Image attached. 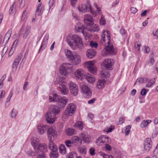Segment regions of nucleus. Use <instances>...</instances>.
Masks as SVG:
<instances>
[{
	"mask_svg": "<svg viewBox=\"0 0 158 158\" xmlns=\"http://www.w3.org/2000/svg\"><path fill=\"white\" fill-rule=\"evenodd\" d=\"M84 78H85L88 82L92 83L95 81V78L94 75H91L90 74H86L85 75Z\"/></svg>",
	"mask_w": 158,
	"mask_h": 158,
	"instance_id": "5701e85b",
	"label": "nucleus"
},
{
	"mask_svg": "<svg viewBox=\"0 0 158 158\" xmlns=\"http://www.w3.org/2000/svg\"><path fill=\"white\" fill-rule=\"evenodd\" d=\"M110 40V33L109 31L104 30L103 31L101 42L102 45L106 46V44H108V46H106L105 49L106 54L108 55H112L115 54V52L114 51V48L113 45H110L109 44Z\"/></svg>",
	"mask_w": 158,
	"mask_h": 158,
	"instance_id": "f257e3e1",
	"label": "nucleus"
},
{
	"mask_svg": "<svg viewBox=\"0 0 158 158\" xmlns=\"http://www.w3.org/2000/svg\"><path fill=\"white\" fill-rule=\"evenodd\" d=\"M47 148L45 150H43V151H40V149L39 150L38 153H35L36 154H38V156L37 158H45L46 156H45V154L44 152L46 151Z\"/></svg>",
	"mask_w": 158,
	"mask_h": 158,
	"instance_id": "c85d7f7f",
	"label": "nucleus"
},
{
	"mask_svg": "<svg viewBox=\"0 0 158 158\" xmlns=\"http://www.w3.org/2000/svg\"><path fill=\"white\" fill-rule=\"evenodd\" d=\"M88 118L89 120L91 121L94 118V115L91 113H89L88 115Z\"/></svg>",
	"mask_w": 158,
	"mask_h": 158,
	"instance_id": "bf43d9fd",
	"label": "nucleus"
},
{
	"mask_svg": "<svg viewBox=\"0 0 158 158\" xmlns=\"http://www.w3.org/2000/svg\"><path fill=\"white\" fill-rule=\"evenodd\" d=\"M75 28L77 32H81L84 36H86V35L85 34V33L84 32L85 28V26L83 25L80 22H78L77 23Z\"/></svg>",
	"mask_w": 158,
	"mask_h": 158,
	"instance_id": "f3484780",
	"label": "nucleus"
},
{
	"mask_svg": "<svg viewBox=\"0 0 158 158\" xmlns=\"http://www.w3.org/2000/svg\"><path fill=\"white\" fill-rule=\"evenodd\" d=\"M13 93L10 92L7 98L6 102H8L10 100V98L12 97V96L13 95Z\"/></svg>",
	"mask_w": 158,
	"mask_h": 158,
	"instance_id": "e2e57ef3",
	"label": "nucleus"
},
{
	"mask_svg": "<svg viewBox=\"0 0 158 158\" xmlns=\"http://www.w3.org/2000/svg\"><path fill=\"white\" fill-rule=\"evenodd\" d=\"M78 150L79 152L82 154H85L86 152V149L85 147L80 148Z\"/></svg>",
	"mask_w": 158,
	"mask_h": 158,
	"instance_id": "37998d69",
	"label": "nucleus"
},
{
	"mask_svg": "<svg viewBox=\"0 0 158 158\" xmlns=\"http://www.w3.org/2000/svg\"><path fill=\"white\" fill-rule=\"evenodd\" d=\"M69 84L71 94L74 96H77L78 94L77 86L73 82H70Z\"/></svg>",
	"mask_w": 158,
	"mask_h": 158,
	"instance_id": "4468645a",
	"label": "nucleus"
},
{
	"mask_svg": "<svg viewBox=\"0 0 158 158\" xmlns=\"http://www.w3.org/2000/svg\"><path fill=\"white\" fill-rule=\"evenodd\" d=\"M67 41L69 45L73 49H76L77 48L81 49L83 47L82 40L77 35H74L71 37L68 36Z\"/></svg>",
	"mask_w": 158,
	"mask_h": 158,
	"instance_id": "f03ea898",
	"label": "nucleus"
},
{
	"mask_svg": "<svg viewBox=\"0 0 158 158\" xmlns=\"http://www.w3.org/2000/svg\"><path fill=\"white\" fill-rule=\"evenodd\" d=\"M84 20L85 23L88 21L89 23H91L93 22V18L90 15H85L84 18Z\"/></svg>",
	"mask_w": 158,
	"mask_h": 158,
	"instance_id": "cd10ccee",
	"label": "nucleus"
},
{
	"mask_svg": "<svg viewBox=\"0 0 158 158\" xmlns=\"http://www.w3.org/2000/svg\"><path fill=\"white\" fill-rule=\"evenodd\" d=\"M86 73L81 69H78L75 73V75L78 79L82 80L84 78Z\"/></svg>",
	"mask_w": 158,
	"mask_h": 158,
	"instance_id": "6ab92c4d",
	"label": "nucleus"
},
{
	"mask_svg": "<svg viewBox=\"0 0 158 158\" xmlns=\"http://www.w3.org/2000/svg\"><path fill=\"white\" fill-rule=\"evenodd\" d=\"M76 109V106L73 103L69 104L67 106L64 113L63 114V117L66 119L69 116H72L74 114Z\"/></svg>",
	"mask_w": 158,
	"mask_h": 158,
	"instance_id": "0eeeda50",
	"label": "nucleus"
},
{
	"mask_svg": "<svg viewBox=\"0 0 158 158\" xmlns=\"http://www.w3.org/2000/svg\"><path fill=\"white\" fill-rule=\"evenodd\" d=\"M138 82L140 83H144V79L143 77H140L137 79Z\"/></svg>",
	"mask_w": 158,
	"mask_h": 158,
	"instance_id": "864d4df0",
	"label": "nucleus"
},
{
	"mask_svg": "<svg viewBox=\"0 0 158 158\" xmlns=\"http://www.w3.org/2000/svg\"><path fill=\"white\" fill-rule=\"evenodd\" d=\"M105 148L107 150L110 151L111 150V147L109 144H106Z\"/></svg>",
	"mask_w": 158,
	"mask_h": 158,
	"instance_id": "0e129e2a",
	"label": "nucleus"
},
{
	"mask_svg": "<svg viewBox=\"0 0 158 158\" xmlns=\"http://www.w3.org/2000/svg\"><path fill=\"white\" fill-rule=\"evenodd\" d=\"M65 143L67 147L70 148L72 146L73 142H71L70 140H66L65 141Z\"/></svg>",
	"mask_w": 158,
	"mask_h": 158,
	"instance_id": "49530a36",
	"label": "nucleus"
},
{
	"mask_svg": "<svg viewBox=\"0 0 158 158\" xmlns=\"http://www.w3.org/2000/svg\"><path fill=\"white\" fill-rule=\"evenodd\" d=\"M141 94L142 95H144L147 94V91L145 89H142L140 92Z\"/></svg>",
	"mask_w": 158,
	"mask_h": 158,
	"instance_id": "13d9d810",
	"label": "nucleus"
},
{
	"mask_svg": "<svg viewBox=\"0 0 158 158\" xmlns=\"http://www.w3.org/2000/svg\"><path fill=\"white\" fill-rule=\"evenodd\" d=\"M65 53L66 56L72 60L73 64H77L81 60L80 56L78 54L74 53L68 49L65 50Z\"/></svg>",
	"mask_w": 158,
	"mask_h": 158,
	"instance_id": "423d86ee",
	"label": "nucleus"
},
{
	"mask_svg": "<svg viewBox=\"0 0 158 158\" xmlns=\"http://www.w3.org/2000/svg\"><path fill=\"white\" fill-rule=\"evenodd\" d=\"M11 33V30H9L6 34L4 37V39L9 40Z\"/></svg>",
	"mask_w": 158,
	"mask_h": 158,
	"instance_id": "e433bc0d",
	"label": "nucleus"
},
{
	"mask_svg": "<svg viewBox=\"0 0 158 158\" xmlns=\"http://www.w3.org/2000/svg\"><path fill=\"white\" fill-rule=\"evenodd\" d=\"M14 3L10 7L9 10V13L10 14H15L16 12V7L14 6Z\"/></svg>",
	"mask_w": 158,
	"mask_h": 158,
	"instance_id": "c9c22d12",
	"label": "nucleus"
},
{
	"mask_svg": "<svg viewBox=\"0 0 158 158\" xmlns=\"http://www.w3.org/2000/svg\"><path fill=\"white\" fill-rule=\"evenodd\" d=\"M49 148L51 152L50 154L51 158H56L58 157V154L57 152V147L53 142L50 141L48 143Z\"/></svg>",
	"mask_w": 158,
	"mask_h": 158,
	"instance_id": "1a4fd4ad",
	"label": "nucleus"
},
{
	"mask_svg": "<svg viewBox=\"0 0 158 158\" xmlns=\"http://www.w3.org/2000/svg\"><path fill=\"white\" fill-rule=\"evenodd\" d=\"M21 59V57L20 56H18L15 59L13 64L12 65V67L13 69H16L17 67V65L19 64Z\"/></svg>",
	"mask_w": 158,
	"mask_h": 158,
	"instance_id": "bb28decb",
	"label": "nucleus"
},
{
	"mask_svg": "<svg viewBox=\"0 0 158 158\" xmlns=\"http://www.w3.org/2000/svg\"><path fill=\"white\" fill-rule=\"evenodd\" d=\"M131 128V125H128L125 130V135H128L129 134L130 132V129Z\"/></svg>",
	"mask_w": 158,
	"mask_h": 158,
	"instance_id": "58836bf2",
	"label": "nucleus"
},
{
	"mask_svg": "<svg viewBox=\"0 0 158 158\" xmlns=\"http://www.w3.org/2000/svg\"><path fill=\"white\" fill-rule=\"evenodd\" d=\"M55 3V0H50L48 2L49 9H50L51 7Z\"/></svg>",
	"mask_w": 158,
	"mask_h": 158,
	"instance_id": "a18cd8bd",
	"label": "nucleus"
},
{
	"mask_svg": "<svg viewBox=\"0 0 158 158\" xmlns=\"http://www.w3.org/2000/svg\"><path fill=\"white\" fill-rule=\"evenodd\" d=\"M39 140L36 137H33L31 139V144L36 153H38L39 150L40 151L45 150L47 145L45 144H39Z\"/></svg>",
	"mask_w": 158,
	"mask_h": 158,
	"instance_id": "39448f33",
	"label": "nucleus"
},
{
	"mask_svg": "<svg viewBox=\"0 0 158 158\" xmlns=\"http://www.w3.org/2000/svg\"><path fill=\"white\" fill-rule=\"evenodd\" d=\"M26 10H24L23 11V14L22 15V18H21L22 20H24L25 19V17H26Z\"/></svg>",
	"mask_w": 158,
	"mask_h": 158,
	"instance_id": "6e6d98bb",
	"label": "nucleus"
},
{
	"mask_svg": "<svg viewBox=\"0 0 158 158\" xmlns=\"http://www.w3.org/2000/svg\"><path fill=\"white\" fill-rule=\"evenodd\" d=\"M19 40H15L12 46L11 47V49H13L14 47H15L16 45L17 44Z\"/></svg>",
	"mask_w": 158,
	"mask_h": 158,
	"instance_id": "4d7b16f0",
	"label": "nucleus"
},
{
	"mask_svg": "<svg viewBox=\"0 0 158 158\" xmlns=\"http://www.w3.org/2000/svg\"><path fill=\"white\" fill-rule=\"evenodd\" d=\"M95 26V27H94V29H92V28L90 29V30H93L94 32L98 31H99V28L98 26V25H97L96 24L94 25Z\"/></svg>",
	"mask_w": 158,
	"mask_h": 158,
	"instance_id": "8fccbe9b",
	"label": "nucleus"
},
{
	"mask_svg": "<svg viewBox=\"0 0 158 158\" xmlns=\"http://www.w3.org/2000/svg\"><path fill=\"white\" fill-rule=\"evenodd\" d=\"M47 129V127L46 125L40 124L38 126V132L41 134H44Z\"/></svg>",
	"mask_w": 158,
	"mask_h": 158,
	"instance_id": "b1692460",
	"label": "nucleus"
},
{
	"mask_svg": "<svg viewBox=\"0 0 158 158\" xmlns=\"http://www.w3.org/2000/svg\"><path fill=\"white\" fill-rule=\"evenodd\" d=\"M90 45L92 47L96 48H97L98 44L96 42L91 41L90 42Z\"/></svg>",
	"mask_w": 158,
	"mask_h": 158,
	"instance_id": "de8ad7c7",
	"label": "nucleus"
},
{
	"mask_svg": "<svg viewBox=\"0 0 158 158\" xmlns=\"http://www.w3.org/2000/svg\"><path fill=\"white\" fill-rule=\"evenodd\" d=\"M158 153V148L157 147H156L155 149L153 152V153L152 154V158H157V156L156 154Z\"/></svg>",
	"mask_w": 158,
	"mask_h": 158,
	"instance_id": "4c0bfd02",
	"label": "nucleus"
},
{
	"mask_svg": "<svg viewBox=\"0 0 158 158\" xmlns=\"http://www.w3.org/2000/svg\"><path fill=\"white\" fill-rule=\"evenodd\" d=\"M151 122V120H144L141 122L140 127L142 128L145 127Z\"/></svg>",
	"mask_w": 158,
	"mask_h": 158,
	"instance_id": "7c9ffc66",
	"label": "nucleus"
},
{
	"mask_svg": "<svg viewBox=\"0 0 158 158\" xmlns=\"http://www.w3.org/2000/svg\"><path fill=\"white\" fill-rule=\"evenodd\" d=\"M48 138L49 140V143L50 141L53 142L52 138H56L57 137V133L55 129L53 127H50L48 130Z\"/></svg>",
	"mask_w": 158,
	"mask_h": 158,
	"instance_id": "ddd939ff",
	"label": "nucleus"
},
{
	"mask_svg": "<svg viewBox=\"0 0 158 158\" xmlns=\"http://www.w3.org/2000/svg\"><path fill=\"white\" fill-rule=\"evenodd\" d=\"M95 149L93 148H92L89 149V152L91 156L94 155L95 154Z\"/></svg>",
	"mask_w": 158,
	"mask_h": 158,
	"instance_id": "3c124183",
	"label": "nucleus"
},
{
	"mask_svg": "<svg viewBox=\"0 0 158 158\" xmlns=\"http://www.w3.org/2000/svg\"><path fill=\"white\" fill-rule=\"evenodd\" d=\"M17 111L13 109L11 112L10 115L12 118H15L17 115Z\"/></svg>",
	"mask_w": 158,
	"mask_h": 158,
	"instance_id": "79ce46f5",
	"label": "nucleus"
},
{
	"mask_svg": "<svg viewBox=\"0 0 158 158\" xmlns=\"http://www.w3.org/2000/svg\"><path fill=\"white\" fill-rule=\"evenodd\" d=\"M43 6L42 5V3H40L37 7V9L35 14V15L39 16L41 15L43 13Z\"/></svg>",
	"mask_w": 158,
	"mask_h": 158,
	"instance_id": "4be33fe9",
	"label": "nucleus"
},
{
	"mask_svg": "<svg viewBox=\"0 0 158 158\" xmlns=\"http://www.w3.org/2000/svg\"><path fill=\"white\" fill-rule=\"evenodd\" d=\"M78 10L82 13H84L86 11H90L91 14L95 16H96V12L93 11L91 8V6L89 3H87L86 5H81L79 6Z\"/></svg>",
	"mask_w": 158,
	"mask_h": 158,
	"instance_id": "9d476101",
	"label": "nucleus"
},
{
	"mask_svg": "<svg viewBox=\"0 0 158 158\" xmlns=\"http://www.w3.org/2000/svg\"><path fill=\"white\" fill-rule=\"evenodd\" d=\"M74 127L82 130L83 127L82 122L81 121H78L74 125Z\"/></svg>",
	"mask_w": 158,
	"mask_h": 158,
	"instance_id": "72a5a7b5",
	"label": "nucleus"
},
{
	"mask_svg": "<svg viewBox=\"0 0 158 158\" xmlns=\"http://www.w3.org/2000/svg\"><path fill=\"white\" fill-rule=\"evenodd\" d=\"M114 63L113 60L110 59H106L103 62L102 66L107 69L111 70L112 69V66Z\"/></svg>",
	"mask_w": 158,
	"mask_h": 158,
	"instance_id": "dca6fc26",
	"label": "nucleus"
},
{
	"mask_svg": "<svg viewBox=\"0 0 158 158\" xmlns=\"http://www.w3.org/2000/svg\"><path fill=\"white\" fill-rule=\"evenodd\" d=\"M87 68L88 70L91 73L94 74L96 72V68L94 67L93 63L92 61H88L86 62Z\"/></svg>",
	"mask_w": 158,
	"mask_h": 158,
	"instance_id": "a211bd4d",
	"label": "nucleus"
},
{
	"mask_svg": "<svg viewBox=\"0 0 158 158\" xmlns=\"http://www.w3.org/2000/svg\"><path fill=\"white\" fill-rule=\"evenodd\" d=\"M80 136L85 142L89 143L91 139L90 136L87 133H81Z\"/></svg>",
	"mask_w": 158,
	"mask_h": 158,
	"instance_id": "412c9836",
	"label": "nucleus"
},
{
	"mask_svg": "<svg viewBox=\"0 0 158 158\" xmlns=\"http://www.w3.org/2000/svg\"><path fill=\"white\" fill-rule=\"evenodd\" d=\"M150 51V48L148 46H146L145 49V53H149Z\"/></svg>",
	"mask_w": 158,
	"mask_h": 158,
	"instance_id": "774afa93",
	"label": "nucleus"
},
{
	"mask_svg": "<svg viewBox=\"0 0 158 158\" xmlns=\"http://www.w3.org/2000/svg\"><path fill=\"white\" fill-rule=\"evenodd\" d=\"M106 84V82L104 80H99L98 81L96 86L98 89H100L103 88Z\"/></svg>",
	"mask_w": 158,
	"mask_h": 158,
	"instance_id": "393cba45",
	"label": "nucleus"
},
{
	"mask_svg": "<svg viewBox=\"0 0 158 158\" xmlns=\"http://www.w3.org/2000/svg\"><path fill=\"white\" fill-rule=\"evenodd\" d=\"M87 26L86 27V29L90 31L94 32L93 30H90V29L92 28V29H94V27H95L94 25L95 24L93 23V22L91 23H87Z\"/></svg>",
	"mask_w": 158,
	"mask_h": 158,
	"instance_id": "2f4dec72",
	"label": "nucleus"
},
{
	"mask_svg": "<svg viewBox=\"0 0 158 158\" xmlns=\"http://www.w3.org/2000/svg\"><path fill=\"white\" fill-rule=\"evenodd\" d=\"M99 22L100 24L102 25H104L106 24V20L102 17L100 19Z\"/></svg>",
	"mask_w": 158,
	"mask_h": 158,
	"instance_id": "603ef678",
	"label": "nucleus"
},
{
	"mask_svg": "<svg viewBox=\"0 0 158 158\" xmlns=\"http://www.w3.org/2000/svg\"><path fill=\"white\" fill-rule=\"evenodd\" d=\"M29 83L28 81H26L24 84L23 86V89L24 90H26L27 88V86L28 85Z\"/></svg>",
	"mask_w": 158,
	"mask_h": 158,
	"instance_id": "338daca9",
	"label": "nucleus"
},
{
	"mask_svg": "<svg viewBox=\"0 0 158 158\" xmlns=\"http://www.w3.org/2000/svg\"><path fill=\"white\" fill-rule=\"evenodd\" d=\"M131 13L135 14L137 11V10L136 8L134 7H131Z\"/></svg>",
	"mask_w": 158,
	"mask_h": 158,
	"instance_id": "5fc2aeb1",
	"label": "nucleus"
},
{
	"mask_svg": "<svg viewBox=\"0 0 158 158\" xmlns=\"http://www.w3.org/2000/svg\"><path fill=\"white\" fill-rule=\"evenodd\" d=\"M156 80L155 78H153L148 81V83L146 85V87L148 88L150 87L153 85L155 84Z\"/></svg>",
	"mask_w": 158,
	"mask_h": 158,
	"instance_id": "f704fd0d",
	"label": "nucleus"
},
{
	"mask_svg": "<svg viewBox=\"0 0 158 158\" xmlns=\"http://www.w3.org/2000/svg\"><path fill=\"white\" fill-rule=\"evenodd\" d=\"M49 111L46 113L45 115L47 122L49 123H52L56 119L55 116L60 112L58 107L56 106H51Z\"/></svg>",
	"mask_w": 158,
	"mask_h": 158,
	"instance_id": "7ed1b4c3",
	"label": "nucleus"
},
{
	"mask_svg": "<svg viewBox=\"0 0 158 158\" xmlns=\"http://www.w3.org/2000/svg\"><path fill=\"white\" fill-rule=\"evenodd\" d=\"M27 154L28 156H35L36 155V154L35 153V152H32V151L31 150H30L28 151L27 152Z\"/></svg>",
	"mask_w": 158,
	"mask_h": 158,
	"instance_id": "c03bdc74",
	"label": "nucleus"
},
{
	"mask_svg": "<svg viewBox=\"0 0 158 158\" xmlns=\"http://www.w3.org/2000/svg\"><path fill=\"white\" fill-rule=\"evenodd\" d=\"M72 65L69 63H64L60 68V73L61 75V77L65 79L68 75V70L72 67Z\"/></svg>",
	"mask_w": 158,
	"mask_h": 158,
	"instance_id": "6e6552de",
	"label": "nucleus"
},
{
	"mask_svg": "<svg viewBox=\"0 0 158 158\" xmlns=\"http://www.w3.org/2000/svg\"><path fill=\"white\" fill-rule=\"evenodd\" d=\"M140 46L141 45L140 44H138L135 43L134 47L135 48V49H137L138 50H140Z\"/></svg>",
	"mask_w": 158,
	"mask_h": 158,
	"instance_id": "69168bd1",
	"label": "nucleus"
},
{
	"mask_svg": "<svg viewBox=\"0 0 158 158\" xmlns=\"http://www.w3.org/2000/svg\"><path fill=\"white\" fill-rule=\"evenodd\" d=\"M101 74L102 78H107L109 76L110 74L109 73L104 71L101 72Z\"/></svg>",
	"mask_w": 158,
	"mask_h": 158,
	"instance_id": "ea45409f",
	"label": "nucleus"
},
{
	"mask_svg": "<svg viewBox=\"0 0 158 158\" xmlns=\"http://www.w3.org/2000/svg\"><path fill=\"white\" fill-rule=\"evenodd\" d=\"M59 150L60 153L62 154H65L66 152V150L64 145L61 144L59 147Z\"/></svg>",
	"mask_w": 158,
	"mask_h": 158,
	"instance_id": "473e14b6",
	"label": "nucleus"
},
{
	"mask_svg": "<svg viewBox=\"0 0 158 158\" xmlns=\"http://www.w3.org/2000/svg\"><path fill=\"white\" fill-rule=\"evenodd\" d=\"M75 154L73 152H71L68 154L67 156V158H74V155H75Z\"/></svg>",
	"mask_w": 158,
	"mask_h": 158,
	"instance_id": "09e8293b",
	"label": "nucleus"
},
{
	"mask_svg": "<svg viewBox=\"0 0 158 158\" xmlns=\"http://www.w3.org/2000/svg\"><path fill=\"white\" fill-rule=\"evenodd\" d=\"M31 31V27L30 26H27L25 30H24V32L23 33V38L25 39L27 36L30 33Z\"/></svg>",
	"mask_w": 158,
	"mask_h": 158,
	"instance_id": "a878e982",
	"label": "nucleus"
},
{
	"mask_svg": "<svg viewBox=\"0 0 158 158\" xmlns=\"http://www.w3.org/2000/svg\"><path fill=\"white\" fill-rule=\"evenodd\" d=\"M5 93V92L3 90L1 91V92H0V98L4 97Z\"/></svg>",
	"mask_w": 158,
	"mask_h": 158,
	"instance_id": "052dcab7",
	"label": "nucleus"
},
{
	"mask_svg": "<svg viewBox=\"0 0 158 158\" xmlns=\"http://www.w3.org/2000/svg\"><path fill=\"white\" fill-rule=\"evenodd\" d=\"M60 81V78L57 79V82L56 84L59 85L57 86V88L59 89V90L60 91L62 94L66 95L68 94V90L66 88V86L63 84V82L61 80Z\"/></svg>",
	"mask_w": 158,
	"mask_h": 158,
	"instance_id": "9b49d317",
	"label": "nucleus"
},
{
	"mask_svg": "<svg viewBox=\"0 0 158 158\" xmlns=\"http://www.w3.org/2000/svg\"><path fill=\"white\" fill-rule=\"evenodd\" d=\"M152 141L151 138H147L145 139L143 143L144 151L146 152H149L152 148Z\"/></svg>",
	"mask_w": 158,
	"mask_h": 158,
	"instance_id": "f8f14e48",
	"label": "nucleus"
},
{
	"mask_svg": "<svg viewBox=\"0 0 158 158\" xmlns=\"http://www.w3.org/2000/svg\"><path fill=\"white\" fill-rule=\"evenodd\" d=\"M66 134L69 136L73 135L75 132L73 128H67L66 131Z\"/></svg>",
	"mask_w": 158,
	"mask_h": 158,
	"instance_id": "c756f323",
	"label": "nucleus"
},
{
	"mask_svg": "<svg viewBox=\"0 0 158 158\" xmlns=\"http://www.w3.org/2000/svg\"><path fill=\"white\" fill-rule=\"evenodd\" d=\"M80 87L81 92L84 94L85 96H88V97L91 96V92L87 85L85 84H82L80 85Z\"/></svg>",
	"mask_w": 158,
	"mask_h": 158,
	"instance_id": "2eb2a0df",
	"label": "nucleus"
},
{
	"mask_svg": "<svg viewBox=\"0 0 158 158\" xmlns=\"http://www.w3.org/2000/svg\"><path fill=\"white\" fill-rule=\"evenodd\" d=\"M50 102H56L60 105V108H64L68 102V99L65 97H62L56 94H52V96L49 97Z\"/></svg>",
	"mask_w": 158,
	"mask_h": 158,
	"instance_id": "20e7f679",
	"label": "nucleus"
},
{
	"mask_svg": "<svg viewBox=\"0 0 158 158\" xmlns=\"http://www.w3.org/2000/svg\"><path fill=\"white\" fill-rule=\"evenodd\" d=\"M96 52V51L94 50L91 48L87 50L86 52V55L89 59H91L95 56Z\"/></svg>",
	"mask_w": 158,
	"mask_h": 158,
	"instance_id": "aec40b11",
	"label": "nucleus"
},
{
	"mask_svg": "<svg viewBox=\"0 0 158 158\" xmlns=\"http://www.w3.org/2000/svg\"><path fill=\"white\" fill-rule=\"evenodd\" d=\"M72 140L74 142H75L76 141H80L81 143V139L77 136H75L72 137Z\"/></svg>",
	"mask_w": 158,
	"mask_h": 158,
	"instance_id": "a19ab883",
	"label": "nucleus"
},
{
	"mask_svg": "<svg viewBox=\"0 0 158 158\" xmlns=\"http://www.w3.org/2000/svg\"><path fill=\"white\" fill-rule=\"evenodd\" d=\"M106 129L107 130L106 131L107 132H110L112 131L113 129H114V127H107L106 128H105V129Z\"/></svg>",
	"mask_w": 158,
	"mask_h": 158,
	"instance_id": "680f3d73",
	"label": "nucleus"
}]
</instances>
